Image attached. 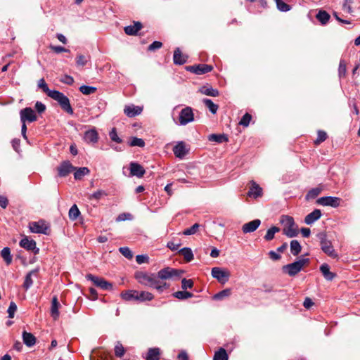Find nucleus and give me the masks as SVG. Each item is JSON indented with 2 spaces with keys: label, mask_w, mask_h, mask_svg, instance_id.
Segmentation results:
<instances>
[{
  "label": "nucleus",
  "mask_w": 360,
  "mask_h": 360,
  "mask_svg": "<svg viewBox=\"0 0 360 360\" xmlns=\"http://www.w3.org/2000/svg\"><path fill=\"white\" fill-rule=\"evenodd\" d=\"M179 120L181 125H186L193 122L194 120V114L192 108L190 107L183 108L179 113Z\"/></svg>",
  "instance_id": "nucleus-9"
},
{
  "label": "nucleus",
  "mask_w": 360,
  "mask_h": 360,
  "mask_svg": "<svg viewBox=\"0 0 360 360\" xmlns=\"http://www.w3.org/2000/svg\"><path fill=\"white\" fill-rule=\"evenodd\" d=\"M193 286V281L191 279L183 278L181 281V288L183 290L192 288Z\"/></svg>",
  "instance_id": "nucleus-56"
},
{
  "label": "nucleus",
  "mask_w": 360,
  "mask_h": 360,
  "mask_svg": "<svg viewBox=\"0 0 360 360\" xmlns=\"http://www.w3.org/2000/svg\"><path fill=\"white\" fill-rule=\"evenodd\" d=\"M60 81L63 83L67 84L68 85H71L74 82V79L71 76L69 75H63L60 77Z\"/></svg>",
  "instance_id": "nucleus-61"
},
{
  "label": "nucleus",
  "mask_w": 360,
  "mask_h": 360,
  "mask_svg": "<svg viewBox=\"0 0 360 360\" xmlns=\"http://www.w3.org/2000/svg\"><path fill=\"white\" fill-rule=\"evenodd\" d=\"M160 352L159 348H150L146 356V360H160Z\"/></svg>",
  "instance_id": "nucleus-30"
},
{
  "label": "nucleus",
  "mask_w": 360,
  "mask_h": 360,
  "mask_svg": "<svg viewBox=\"0 0 360 360\" xmlns=\"http://www.w3.org/2000/svg\"><path fill=\"white\" fill-rule=\"evenodd\" d=\"M173 152L176 158H183L188 151L185 143L183 141H180L173 148Z\"/></svg>",
  "instance_id": "nucleus-21"
},
{
  "label": "nucleus",
  "mask_w": 360,
  "mask_h": 360,
  "mask_svg": "<svg viewBox=\"0 0 360 360\" xmlns=\"http://www.w3.org/2000/svg\"><path fill=\"white\" fill-rule=\"evenodd\" d=\"M316 17L322 25H326L330 18V15L323 10H320Z\"/></svg>",
  "instance_id": "nucleus-34"
},
{
  "label": "nucleus",
  "mask_w": 360,
  "mask_h": 360,
  "mask_svg": "<svg viewBox=\"0 0 360 360\" xmlns=\"http://www.w3.org/2000/svg\"><path fill=\"white\" fill-rule=\"evenodd\" d=\"M154 296L152 293L147 291H138L137 300L140 302L150 301L153 299Z\"/></svg>",
  "instance_id": "nucleus-36"
},
{
  "label": "nucleus",
  "mask_w": 360,
  "mask_h": 360,
  "mask_svg": "<svg viewBox=\"0 0 360 360\" xmlns=\"http://www.w3.org/2000/svg\"><path fill=\"white\" fill-rule=\"evenodd\" d=\"M186 70L195 75H201L210 72L213 70L211 65L200 63L186 67Z\"/></svg>",
  "instance_id": "nucleus-7"
},
{
  "label": "nucleus",
  "mask_w": 360,
  "mask_h": 360,
  "mask_svg": "<svg viewBox=\"0 0 360 360\" xmlns=\"http://www.w3.org/2000/svg\"><path fill=\"white\" fill-rule=\"evenodd\" d=\"M1 255L7 264H10L12 262V257L11 255V250L9 248H4L1 252Z\"/></svg>",
  "instance_id": "nucleus-39"
},
{
  "label": "nucleus",
  "mask_w": 360,
  "mask_h": 360,
  "mask_svg": "<svg viewBox=\"0 0 360 360\" xmlns=\"http://www.w3.org/2000/svg\"><path fill=\"white\" fill-rule=\"evenodd\" d=\"M318 237L320 239L321 248L323 252L332 258L338 257L337 252L334 250L331 242L327 240L326 234L319 233Z\"/></svg>",
  "instance_id": "nucleus-6"
},
{
  "label": "nucleus",
  "mask_w": 360,
  "mask_h": 360,
  "mask_svg": "<svg viewBox=\"0 0 360 360\" xmlns=\"http://www.w3.org/2000/svg\"><path fill=\"white\" fill-rule=\"evenodd\" d=\"M129 146L143 147L145 146V142L142 139L133 137L129 143Z\"/></svg>",
  "instance_id": "nucleus-48"
},
{
  "label": "nucleus",
  "mask_w": 360,
  "mask_h": 360,
  "mask_svg": "<svg viewBox=\"0 0 360 360\" xmlns=\"http://www.w3.org/2000/svg\"><path fill=\"white\" fill-rule=\"evenodd\" d=\"M309 262V259L308 258H300L292 263L283 266V271L290 276H294L297 274Z\"/></svg>",
  "instance_id": "nucleus-4"
},
{
  "label": "nucleus",
  "mask_w": 360,
  "mask_h": 360,
  "mask_svg": "<svg viewBox=\"0 0 360 360\" xmlns=\"http://www.w3.org/2000/svg\"><path fill=\"white\" fill-rule=\"evenodd\" d=\"M327 139V134L324 131L319 130L317 133V139L314 141V143L318 145L323 142Z\"/></svg>",
  "instance_id": "nucleus-47"
},
{
  "label": "nucleus",
  "mask_w": 360,
  "mask_h": 360,
  "mask_svg": "<svg viewBox=\"0 0 360 360\" xmlns=\"http://www.w3.org/2000/svg\"><path fill=\"white\" fill-rule=\"evenodd\" d=\"M278 9L281 11L286 12L290 10V6L282 0H275Z\"/></svg>",
  "instance_id": "nucleus-46"
},
{
  "label": "nucleus",
  "mask_w": 360,
  "mask_h": 360,
  "mask_svg": "<svg viewBox=\"0 0 360 360\" xmlns=\"http://www.w3.org/2000/svg\"><path fill=\"white\" fill-rule=\"evenodd\" d=\"M148 257L144 255H139L136 257V261L139 264L148 262Z\"/></svg>",
  "instance_id": "nucleus-62"
},
{
  "label": "nucleus",
  "mask_w": 360,
  "mask_h": 360,
  "mask_svg": "<svg viewBox=\"0 0 360 360\" xmlns=\"http://www.w3.org/2000/svg\"><path fill=\"white\" fill-rule=\"evenodd\" d=\"M302 250L300 243L297 240H292L290 242V252L294 255H297Z\"/></svg>",
  "instance_id": "nucleus-38"
},
{
  "label": "nucleus",
  "mask_w": 360,
  "mask_h": 360,
  "mask_svg": "<svg viewBox=\"0 0 360 360\" xmlns=\"http://www.w3.org/2000/svg\"><path fill=\"white\" fill-rule=\"evenodd\" d=\"M119 250L126 258L131 259L133 257V253L129 248L122 247Z\"/></svg>",
  "instance_id": "nucleus-54"
},
{
  "label": "nucleus",
  "mask_w": 360,
  "mask_h": 360,
  "mask_svg": "<svg viewBox=\"0 0 360 360\" xmlns=\"http://www.w3.org/2000/svg\"><path fill=\"white\" fill-rule=\"evenodd\" d=\"M188 56L183 54L179 48H176L174 51L173 60L176 65H183L186 63Z\"/></svg>",
  "instance_id": "nucleus-19"
},
{
  "label": "nucleus",
  "mask_w": 360,
  "mask_h": 360,
  "mask_svg": "<svg viewBox=\"0 0 360 360\" xmlns=\"http://www.w3.org/2000/svg\"><path fill=\"white\" fill-rule=\"evenodd\" d=\"M39 269L36 268L30 271L25 276L23 287L25 290H28L33 284L32 276L37 277L38 276Z\"/></svg>",
  "instance_id": "nucleus-20"
},
{
  "label": "nucleus",
  "mask_w": 360,
  "mask_h": 360,
  "mask_svg": "<svg viewBox=\"0 0 360 360\" xmlns=\"http://www.w3.org/2000/svg\"><path fill=\"white\" fill-rule=\"evenodd\" d=\"M208 140L210 141H214L219 143H221L224 142L228 141V138L225 134H212L209 135Z\"/></svg>",
  "instance_id": "nucleus-31"
},
{
  "label": "nucleus",
  "mask_w": 360,
  "mask_h": 360,
  "mask_svg": "<svg viewBox=\"0 0 360 360\" xmlns=\"http://www.w3.org/2000/svg\"><path fill=\"white\" fill-rule=\"evenodd\" d=\"M130 174L139 178L143 176L145 174L144 168L139 163L132 162L129 165Z\"/></svg>",
  "instance_id": "nucleus-16"
},
{
  "label": "nucleus",
  "mask_w": 360,
  "mask_h": 360,
  "mask_svg": "<svg viewBox=\"0 0 360 360\" xmlns=\"http://www.w3.org/2000/svg\"><path fill=\"white\" fill-rule=\"evenodd\" d=\"M84 139L87 143H95L98 140V134L95 129L86 131L84 133Z\"/></svg>",
  "instance_id": "nucleus-25"
},
{
  "label": "nucleus",
  "mask_w": 360,
  "mask_h": 360,
  "mask_svg": "<svg viewBox=\"0 0 360 360\" xmlns=\"http://www.w3.org/2000/svg\"><path fill=\"white\" fill-rule=\"evenodd\" d=\"M340 198L338 197H333V196H326V197H321L319 198L316 202L319 205H323V206H331L333 207H337L340 204Z\"/></svg>",
  "instance_id": "nucleus-12"
},
{
  "label": "nucleus",
  "mask_w": 360,
  "mask_h": 360,
  "mask_svg": "<svg viewBox=\"0 0 360 360\" xmlns=\"http://www.w3.org/2000/svg\"><path fill=\"white\" fill-rule=\"evenodd\" d=\"M260 224L261 221L259 219L252 220L243 224L242 226V231L244 233H252L256 231Z\"/></svg>",
  "instance_id": "nucleus-17"
},
{
  "label": "nucleus",
  "mask_w": 360,
  "mask_h": 360,
  "mask_svg": "<svg viewBox=\"0 0 360 360\" xmlns=\"http://www.w3.org/2000/svg\"><path fill=\"white\" fill-rule=\"evenodd\" d=\"M162 46V42L158 41H155L148 46V51L153 52L157 49H160Z\"/></svg>",
  "instance_id": "nucleus-58"
},
{
  "label": "nucleus",
  "mask_w": 360,
  "mask_h": 360,
  "mask_svg": "<svg viewBox=\"0 0 360 360\" xmlns=\"http://www.w3.org/2000/svg\"><path fill=\"white\" fill-rule=\"evenodd\" d=\"M74 171V178L75 180H81L84 176L88 175L90 173V170L86 167L79 168L76 167V169Z\"/></svg>",
  "instance_id": "nucleus-28"
},
{
  "label": "nucleus",
  "mask_w": 360,
  "mask_h": 360,
  "mask_svg": "<svg viewBox=\"0 0 360 360\" xmlns=\"http://www.w3.org/2000/svg\"><path fill=\"white\" fill-rule=\"evenodd\" d=\"M22 340L27 347H32L36 343V338L34 335L25 330L22 333Z\"/></svg>",
  "instance_id": "nucleus-26"
},
{
  "label": "nucleus",
  "mask_w": 360,
  "mask_h": 360,
  "mask_svg": "<svg viewBox=\"0 0 360 360\" xmlns=\"http://www.w3.org/2000/svg\"><path fill=\"white\" fill-rule=\"evenodd\" d=\"M229 356L225 349L219 348L214 352L213 360H228Z\"/></svg>",
  "instance_id": "nucleus-32"
},
{
  "label": "nucleus",
  "mask_w": 360,
  "mask_h": 360,
  "mask_svg": "<svg viewBox=\"0 0 360 360\" xmlns=\"http://www.w3.org/2000/svg\"><path fill=\"white\" fill-rule=\"evenodd\" d=\"M48 96L60 105V108L67 113L70 115L73 114V110L71 107L69 98L65 96L61 91H46Z\"/></svg>",
  "instance_id": "nucleus-2"
},
{
  "label": "nucleus",
  "mask_w": 360,
  "mask_h": 360,
  "mask_svg": "<svg viewBox=\"0 0 360 360\" xmlns=\"http://www.w3.org/2000/svg\"><path fill=\"white\" fill-rule=\"evenodd\" d=\"M173 296L179 300H186L192 297L193 294L187 291H177L173 294Z\"/></svg>",
  "instance_id": "nucleus-42"
},
{
  "label": "nucleus",
  "mask_w": 360,
  "mask_h": 360,
  "mask_svg": "<svg viewBox=\"0 0 360 360\" xmlns=\"http://www.w3.org/2000/svg\"><path fill=\"white\" fill-rule=\"evenodd\" d=\"M320 271L328 281H332L335 276V274L330 271V267L327 264H323L320 266Z\"/></svg>",
  "instance_id": "nucleus-27"
},
{
  "label": "nucleus",
  "mask_w": 360,
  "mask_h": 360,
  "mask_svg": "<svg viewBox=\"0 0 360 360\" xmlns=\"http://www.w3.org/2000/svg\"><path fill=\"white\" fill-rule=\"evenodd\" d=\"M110 139L116 143H121L122 139L118 136L115 128L112 129L109 133Z\"/></svg>",
  "instance_id": "nucleus-59"
},
{
  "label": "nucleus",
  "mask_w": 360,
  "mask_h": 360,
  "mask_svg": "<svg viewBox=\"0 0 360 360\" xmlns=\"http://www.w3.org/2000/svg\"><path fill=\"white\" fill-rule=\"evenodd\" d=\"M20 115L21 122L25 124L27 121L30 122H34L37 118L34 111L31 108H25L21 110Z\"/></svg>",
  "instance_id": "nucleus-14"
},
{
  "label": "nucleus",
  "mask_w": 360,
  "mask_h": 360,
  "mask_svg": "<svg viewBox=\"0 0 360 360\" xmlns=\"http://www.w3.org/2000/svg\"><path fill=\"white\" fill-rule=\"evenodd\" d=\"M262 188L259 186V185L253 183L252 186L250 188L248 193V195L250 197L257 198L262 195Z\"/></svg>",
  "instance_id": "nucleus-33"
},
{
  "label": "nucleus",
  "mask_w": 360,
  "mask_h": 360,
  "mask_svg": "<svg viewBox=\"0 0 360 360\" xmlns=\"http://www.w3.org/2000/svg\"><path fill=\"white\" fill-rule=\"evenodd\" d=\"M213 278H216L219 282L225 283L228 281L230 273L227 270L222 269L219 267H214L211 271Z\"/></svg>",
  "instance_id": "nucleus-10"
},
{
  "label": "nucleus",
  "mask_w": 360,
  "mask_h": 360,
  "mask_svg": "<svg viewBox=\"0 0 360 360\" xmlns=\"http://www.w3.org/2000/svg\"><path fill=\"white\" fill-rule=\"evenodd\" d=\"M252 116L249 113H245L239 122V124L243 127H248L251 121Z\"/></svg>",
  "instance_id": "nucleus-51"
},
{
  "label": "nucleus",
  "mask_w": 360,
  "mask_h": 360,
  "mask_svg": "<svg viewBox=\"0 0 360 360\" xmlns=\"http://www.w3.org/2000/svg\"><path fill=\"white\" fill-rule=\"evenodd\" d=\"M49 48L56 53H60L62 52H70L69 49H67L60 46L50 45Z\"/></svg>",
  "instance_id": "nucleus-55"
},
{
  "label": "nucleus",
  "mask_w": 360,
  "mask_h": 360,
  "mask_svg": "<svg viewBox=\"0 0 360 360\" xmlns=\"http://www.w3.org/2000/svg\"><path fill=\"white\" fill-rule=\"evenodd\" d=\"M281 222L283 225V233L288 237L293 238L298 234L297 226L292 217L283 216Z\"/></svg>",
  "instance_id": "nucleus-3"
},
{
  "label": "nucleus",
  "mask_w": 360,
  "mask_h": 360,
  "mask_svg": "<svg viewBox=\"0 0 360 360\" xmlns=\"http://www.w3.org/2000/svg\"><path fill=\"white\" fill-rule=\"evenodd\" d=\"M125 353L124 347L120 342H117L115 347V354L117 357H122Z\"/></svg>",
  "instance_id": "nucleus-49"
},
{
  "label": "nucleus",
  "mask_w": 360,
  "mask_h": 360,
  "mask_svg": "<svg viewBox=\"0 0 360 360\" xmlns=\"http://www.w3.org/2000/svg\"><path fill=\"white\" fill-rule=\"evenodd\" d=\"M321 189L320 188H314L309 191L307 193L305 198L307 200L316 198L321 193Z\"/></svg>",
  "instance_id": "nucleus-40"
},
{
  "label": "nucleus",
  "mask_w": 360,
  "mask_h": 360,
  "mask_svg": "<svg viewBox=\"0 0 360 360\" xmlns=\"http://www.w3.org/2000/svg\"><path fill=\"white\" fill-rule=\"evenodd\" d=\"M179 253L184 257L186 262H191L193 259V254L190 248H183L179 250Z\"/></svg>",
  "instance_id": "nucleus-35"
},
{
  "label": "nucleus",
  "mask_w": 360,
  "mask_h": 360,
  "mask_svg": "<svg viewBox=\"0 0 360 360\" xmlns=\"http://www.w3.org/2000/svg\"><path fill=\"white\" fill-rule=\"evenodd\" d=\"M35 109L39 113H41L45 111L46 105L41 102L37 101L35 104Z\"/></svg>",
  "instance_id": "nucleus-63"
},
{
  "label": "nucleus",
  "mask_w": 360,
  "mask_h": 360,
  "mask_svg": "<svg viewBox=\"0 0 360 360\" xmlns=\"http://www.w3.org/2000/svg\"><path fill=\"white\" fill-rule=\"evenodd\" d=\"M20 245L27 250L32 251L35 255L38 254L39 252V249L36 246V242L27 237L20 240Z\"/></svg>",
  "instance_id": "nucleus-15"
},
{
  "label": "nucleus",
  "mask_w": 360,
  "mask_h": 360,
  "mask_svg": "<svg viewBox=\"0 0 360 360\" xmlns=\"http://www.w3.org/2000/svg\"><path fill=\"white\" fill-rule=\"evenodd\" d=\"M76 169L70 161L65 160L62 162L57 167L58 174L60 177H65Z\"/></svg>",
  "instance_id": "nucleus-11"
},
{
  "label": "nucleus",
  "mask_w": 360,
  "mask_h": 360,
  "mask_svg": "<svg viewBox=\"0 0 360 360\" xmlns=\"http://www.w3.org/2000/svg\"><path fill=\"white\" fill-rule=\"evenodd\" d=\"M17 311V305L14 302H11L8 308L7 312L8 314V318L13 319L15 316V313Z\"/></svg>",
  "instance_id": "nucleus-50"
},
{
  "label": "nucleus",
  "mask_w": 360,
  "mask_h": 360,
  "mask_svg": "<svg viewBox=\"0 0 360 360\" xmlns=\"http://www.w3.org/2000/svg\"><path fill=\"white\" fill-rule=\"evenodd\" d=\"M279 231V228L276 226H272L267 230L266 233L264 236V239L267 241L271 240L274 238L275 233H278Z\"/></svg>",
  "instance_id": "nucleus-41"
},
{
  "label": "nucleus",
  "mask_w": 360,
  "mask_h": 360,
  "mask_svg": "<svg viewBox=\"0 0 360 360\" xmlns=\"http://www.w3.org/2000/svg\"><path fill=\"white\" fill-rule=\"evenodd\" d=\"M353 4V0H344V3L342 5V9L344 11L347 13H352V4Z\"/></svg>",
  "instance_id": "nucleus-60"
},
{
  "label": "nucleus",
  "mask_w": 360,
  "mask_h": 360,
  "mask_svg": "<svg viewBox=\"0 0 360 360\" xmlns=\"http://www.w3.org/2000/svg\"><path fill=\"white\" fill-rule=\"evenodd\" d=\"M88 60L84 55L79 54L77 56L76 64L77 66H84L87 63Z\"/></svg>",
  "instance_id": "nucleus-57"
},
{
  "label": "nucleus",
  "mask_w": 360,
  "mask_h": 360,
  "mask_svg": "<svg viewBox=\"0 0 360 360\" xmlns=\"http://www.w3.org/2000/svg\"><path fill=\"white\" fill-rule=\"evenodd\" d=\"M107 193L103 190H98L97 191L94 192L93 194H91L89 197V199H95V200H100L101 198L106 196Z\"/></svg>",
  "instance_id": "nucleus-52"
},
{
  "label": "nucleus",
  "mask_w": 360,
  "mask_h": 360,
  "mask_svg": "<svg viewBox=\"0 0 360 360\" xmlns=\"http://www.w3.org/2000/svg\"><path fill=\"white\" fill-rule=\"evenodd\" d=\"M183 271L171 267H166L158 272V278L165 281L167 279L179 278L181 277Z\"/></svg>",
  "instance_id": "nucleus-5"
},
{
  "label": "nucleus",
  "mask_w": 360,
  "mask_h": 360,
  "mask_svg": "<svg viewBox=\"0 0 360 360\" xmlns=\"http://www.w3.org/2000/svg\"><path fill=\"white\" fill-rule=\"evenodd\" d=\"M231 295L230 289H224L213 296L214 300H220L224 297H229Z\"/></svg>",
  "instance_id": "nucleus-45"
},
{
  "label": "nucleus",
  "mask_w": 360,
  "mask_h": 360,
  "mask_svg": "<svg viewBox=\"0 0 360 360\" xmlns=\"http://www.w3.org/2000/svg\"><path fill=\"white\" fill-rule=\"evenodd\" d=\"M60 304L58 300V297L54 296L52 298L51 307V316L54 320H57L59 317V307Z\"/></svg>",
  "instance_id": "nucleus-24"
},
{
  "label": "nucleus",
  "mask_w": 360,
  "mask_h": 360,
  "mask_svg": "<svg viewBox=\"0 0 360 360\" xmlns=\"http://www.w3.org/2000/svg\"><path fill=\"white\" fill-rule=\"evenodd\" d=\"M143 27L142 23L139 21H134L133 25L126 26L124 28V32L127 35L134 36L136 35L138 32Z\"/></svg>",
  "instance_id": "nucleus-18"
},
{
  "label": "nucleus",
  "mask_w": 360,
  "mask_h": 360,
  "mask_svg": "<svg viewBox=\"0 0 360 360\" xmlns=\"http://www.w3.org/2000/svg\"><path fill=\"white\" fill-rule=\"evenodd\" d=\"M347 73V63L345 60L341 59L338 68V75L340 77H345Z\"/></svg>",
  "instance_id": "nucleus-44"
},
{
  "label": "nucleus",
  "mask_w": 360,
  "mask_h": 360,
  "mask_svg": "<svg viewBox=\"0 0 360 360\" xmlns=\"http://www.w3.org/2000/svg\"><path fill=\"white\" fill-rule=\"evenodd\" d=\"M143 108L134 105H127L124 109V112L129 117H133L141 113Z\"/></svg>",
  "instance_id": "nucleus-22"
},
{
  "label": "nucleus",
  "mask_w": 360,
  "mask_h": 360,
  "mask_svg": "<svg viewBox=\"0 0 360 360\" xmlns=\"http://www.w3.org/2000/svg\"><path fill=\"white\" fill-rule=\"evenodd\" d=\"M134 277L140 284L155 288L160 292L169 288V285L165 281L158 278V274L137 271L135 273Z\"/></svg>",
  "instance_id": "nucleus-1"
},
{
  "label": "nucleus",
  "mask_w": 360,
  "mask_h": 360,
  "mask_svg": "<svg viewBox=\"0 0 360 360\" xmlns=\"http://www.w3.org/2000/svg\"><path fill=\"white\" fill-rule=\"evenodd\" d=\"M29 228L31 232L35 233L47 234L49 227L44 221H32L29 224Z\"/></svg>",
  "instance_id": "nucleus-13"
},
{
  "label": "nucleus",
  "mask_w": 360,
  "mask_h": 360,
  "mask_svg": "<svg viewBox=\"0 0 360 360\" xmlns=\"http://www.w3.org/2000/svg\"><path fill=\"white\" fill-rule=\"evenodd\" d=\"M137 290H127L121 293V297L126 301L137 300Z\"/></svg>",
  "instance_id": "nucleus-29"
},
{
  "label": "nucleus",
  "mask_w": 360,
  "mask_h": 360,
  "mask_svg": "<svg viewBox=\"0 0 360 360\" xmlns=\"http://www.w3.org/2000/svg\"><path fill=\"white\" fill-rule=\"evenodd\" d=\"M202 103L205 104V105L209 109V110L212 114L217 113L219 106L217 104L214 103L212 101V100L208 99V98H204V99H202Z\"/></svg>",
  "instance_id": "nucleus-37"
},
{
  "label": "nucleus",
  "mask_w": 360,
  "mask_h": 360,
  "mask_svg": "<svg viewBox=\"0 0 360 360\" xmlns=\"http://www.w3.org/2000/svg\"><path fill=\"white\" fill-rule=\"evenodd\" d=\"M80 214V211L79 210L77 206L76 205H73L70 210H69V217L72 220H75L78 218Z\"/></svg>",
  "instance_id": "nucleus-43"
},
{
  "label": "nucleus",
  "mask_w": 360,
  "mask_h": 360,
  "mask_svg": "<svg viewBox=\"0 0 360 360\" xmlns=\"http://www.w3.org/2000/svg\"><path fill=\"white\" fill-rule=\"evenodd\" d=\"M37 86L42 90H50L45 80L42 78L38 81Z\"/></svg>",
  "instance_id": "nucleus-64"
},
{
  "label": "nucleus",
  "mask_w": 360,
  "mask_h": 360,
  "mask_svg": "<svg viewBox=\"0 0 360 360\" xmlns=\"http://www.w3.org/2000/svg\"><path fill=\"white\" fill-rule=\"evenodd\" d=\"M200 225L198 224H194L192 226H191L188 229H185L183 231V234L185 236H189L193 235L196 233L198 229L199 228Z\"/></svg>",
  "instance_id": "nucleus-53"
},
{
  "label": "nucleus",
  "mask_w": 360,
  "mask_h": 360,
  "mask_svg": "<svg viewBox=\"0 0 360 360\" xmlns=\"http://www.w3.org/2000/svg\"><path fill=\"white\" fill-rule=\"evenodd\" d=\"M86 278L94 283L95 285L99 287L102 290H112V284L102 278L94 276L92 274H87Z\"/></svg>",
  "instance_id": "nucleus-8"
},
{
  "label": "nucleus",
  "mask_w": 360,
  "mask_h": 360,
  "mask_svg": "<svg viewBox=\"0 0 360 360\" xmlns=\"http://www.w3.org/2000/svg\"><path fill=\"white\" fill-rule=\"evenodd\" d=\"M321 217V212L320 210L316 209L309 214H307L304 218V222L311 225L314 223L316 221L319 219Z\"/></svg>",
  "instance_id": "nucleus-23"
}]
</instances>
